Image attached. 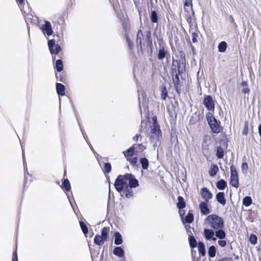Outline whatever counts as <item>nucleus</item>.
<instances>
[{"label": "nucleus", "instance_id": "obj_1", "mask_svg": "<svg viewBox=\"0 0 261 261\" xmlns=\"http://www.w3.org/2000/svg\"><path fill=\"white\" fill-rule=\"evenodd\" d=\"M204 224L211 228L216 230L219 228H223L224 221L220 217L216 214L208 216L204 220Z\"/></svg>", "mask_w": 261, "mask_h": 261}, {"label": "nucleus", "instance_id": "obj_2", "mask_svg": "<svg viewBox=\"0 0 261 261\" xmlns=\"http://www.w3.org/2000/svg\"><path fill=\"white\" fill-rule=\"evenodd\" d=\"M206 117L208 123L212 129V132L215 134H218L221 130L220 122H218L211 113H207Z\"/></svg>", "mask_w": 261, "mask_h": 261}, {"label": "nucleus", "instance_id": "obj_3", "mask_svg": "<svg viewBox=\"0 0 261 261\" xmlns=\"http://www.w3.org/2000/svg\"><path fill=\"white\" fill-rule=\"evenodd\" d=\"M109 228L105 227L102 229L101 235L95 236L94 242L96 244L101 246L108 240Z\"/></svg>", "mask_w": 261, "mask_h": 261}, {"label": "nucleus", "instance_id": "obj_4", "mask_svg": "<svg viewBox=\"0 0 261 261\" xmlns=\"http://www.w3.org/2000/svg\"><path fill=\"white\" fill-rule=\"evenodd\" d=\"M126 186H127V183L124 178V176H118L114 184L116 190L118 192H120L125 188Z\"/></svg>", "mask_w": 261, "mask_h": 261}, {"label": "nucleus", "instance_id": "obj_5", "mask_svg": "<svg viewBox=\"0 0 261 261\" xmlns=\"http://www.w3.org/2000/svg\"><path fill=\"white\" fill-rule=\"evenodd\" d=\"M126 181H128L129 187L130 188H135L139 186V182L137 179L131 174H126L124 176Z\"/></svg>", "mask_w": 261, "mask_h": 261}, {"label": "nucleus", "instance_id": "obj_6", "mask_svg": "<svg viewBox=\"0 0 261 261\" xmlns=\"http://www.w3.org/2000/svg\"><path fill=\"white\" fill-rule=\"evenodd\" d=\"M152 124L150 125V133L155 137H158L160 129V126L157 123V119L155 117L152 118Z\"/></svg>", "mask_w": 261, "mask_h": 261}, {"label": "nucleus", "instance_id": "obj_7", "mask_svg": "<svg viewBox=\"0 0 261 261\" xmlns=\"http://www.w3.org/2000/svg\"><path fill=\"white\" fill-rule=\"evenodd\" d=\"M40 29L44 34H46L48 36H50L53 33L51 23L48 21H45L44 24L41 26Z\"/></svg>", "mask_w": 261, "mask_h": 261}, {"label": "nucleus", "instance_id": "obj_8", "mask_svg": "<svg viewBox=\"0 0 261 261\" xmlns=\"http://www.w3.org/2000/svg\"><path fill=\"white\" fill-rule=\"evenodd\" d=\"M48 47L51 54H58L61 48L59 44H56L54 40H50L48 42Z\"/></svg>", "mask_w": 261, "mask_h": 261}, {"label": "nucleus", "instance_id": "obj_9", "mask_svg": "<svg viewBox=\"0 0 261 261\" xmlns=\"http://www.w3.org/2000/svg\"><path fill=\"white\" fill-rule=\"evenodd\" d=\"M203 103L206 109L209 111L212 110L214 109V102L212 99V97L210 95L204 96Z\"/></svg>", "mask_w": 261, "mask_h": 261}, {"label": "nucleus", "instance_id": "obj_10", "mask_svg": "<svg viewBox=\"0 0 261 261\" xmlns=\"http://www.w3.org/2000/svg\"><path fill=\"white\" fill-rule=\"evenodd\" d=\"M200 194L202 198L205 201V202H208L213 197L212 193L207 188H203L201 190Z\"/></svg>", "mask_w": 261, "mask_h": 261}, {"label": "nucleus", "instance_id": "obj_11", "mask_svg": "<svg viewBox=\"0 0 261 261\" xmlns=\"http://www.w3.org/2000/svg\"><path fill=\"white\" fill-rule=\"evenodd\" d=\"M175 72V73L174 72H173L172 79H173V83L174 85V87H175L176 91L178 93H179V92H180L179 91L180 90V83H179L180 81H179L178 73H177L176 72Z\"/></svg>", "mask_w": 261, "mask_h": 261}, {"label": "nucleus", "instance_id": "obj_12", "mask_svg": "<svg viewBox=\"0 0 261 261\" xmlns=\"http://www.w3.org/2000/svg\"><path fill=\"white\" fill-rule=\"evenodd\" d=\"M200 212L203 215H207L210 213V210L208 208L207 202L202 201L199 204Z\"/></svg>", "mask_w": 261, "mask_h": 261}, {"label": "nucleus", "instance_id": "obj_13", "mask_svg": "<svg viewBox=\"0 0 261 261\" xmlns=\"http://www.w3.org/2000/svg\"><path fill=\"white\" fill-rule=\"evenodd\" d=\"M203 234L207 240H210L211 238H213L215 236V232L212 229L205 228L203 231Z\"/></svg>", "mask_w": 261, "mask_h": 261}, {"label": "nucleus", "instance_id": "obj_14", "mask_svg": "<svg viewBox=\"0 0 261 261\" xmlns=\"http://www.w3.org/2000/svg\"><path fill=\"white\" fill-rule=\"evenodd\" d=\"M143 33L141 30H139L137 34L136 42L137 45L139 47L141 50H142V40H143Z\"/></svg>", "mask_w": 261, "mask_h": 261}, {"label": "nucleus", "instance_id": "obj_15", "mask_svg": "<svg viewBox=\"0 0 261 261\" xmlns=\"http://www.w3.org/2000/svg\"><path fill=\"white\" fill-rule=\"evenodd\" d=\"M135 148L134 146L129 148L126 151H123V153L126 159H129V158L132 157L135 152Z\"/></svg>", "mask_w": 261, "mask_h": 261}, {"label": "nucleus", "instance_id": "obj_16", "mask_svg": "<svg viewBox=\"0 0 261 261\" xmlns=\"http://www.w3.org/2000/svg\"><path fill=\"white\" fill-rule=\"evenodd\" d=\"M56 89L57 93L61 96L65 95V86L60 83H57L56 85Z\"/></svg>", "mask_w": 261, "mask_h": 261}, {"label": "nucleus", "instance_id": "obj_17", "mask_svg": "<svg viewBox=\"0 0 261 261\" xmlns=\"http://www.w3.org/2000/svg\"><path fill=\"white\" fill-rule=\"evenodd\" d=\"M113 253L114 255L118 256L119 257H122L124 256V250L120 247H116L113 250Z\"/></svg>", "mask_w": 261, "mask_h": 261}, {"label": "nucleus", "instance_id": "obj_18", "mask_svg": "<svg viewBox=\"0 0 261 261\" xmlns=\"http://www.w3.org/2000/svg\"><path fill=\"white\" fill-rule=\"evenodd\" d=\"M216 199L222 205H224L226 203L224 194L223 192H219L216 195Z\"/></svg>", "mask_w": 261, "mask_h": 261}, {"label": "nucleus", "instance_id": "obj_19", "mask_svg": "<svg viewBox=\"0 0 261 261\" xmlns=\"http://www.w3.org/2000/svg\"><path fill=\"white\" fill-rule=\"evenodd\" d=\"M115 237V244L117 245H120L122 243V239L121 235L118 232H116L114 234Z\"/></svg>", "mask_w": 261, "mask_h": 261}, {"label": "nucleus", "instance_id": "obj_20", "mask_svg": "<svg viewBox=\"0 0 261 261\" xmlns=\"http://www.w3.org/2000/svg\"><path fill=\"white\" fill-rule=\"evenodd\" d=\"M217 231L216 232V236L220 239H223L225 238L226 233L224 230H222V228H219L218 229H216Z\"/></svg>", "mask_w": 261, "mask_h": 261}, {"label": "nucleus", "instance_id": "obj_21", "mask_svg": "<svg viewBox=\"0 0 261 261\" xmlns=\"http://www.w3.org/2000/svg\"><path fill=\"white\" fill-rule=\"evenodd\" d=\"M219 170L218 167L216 165H213L211 167L209 174L211 176H214L216 175L217 172Z\"/></svg>", "mask_w": 261, "mask_h": 261}, {"label": "nucleus", "instance_id": "obj_22", "mask_svg": "<svg viewBox=\"0 0 261 261\" xmlns=\"http://www.w3.org/2000/svg\"><path fill=\"white\" fill-rule=\"evenodd\" d=\"M226 181L223 179L220 180L217 183V187L220 190H224L226 188Z\"/></svg>", "mask_w": 261, "mask_h": 261}, {"label": "nucleus", "instance_id": "obj_23", "mask_svg": "<svg viewBox=\"0 0 261 261\" xmlns=\"http://www.w3.org/2000/svg\"><path fill=\"white\" fill-rule=\"evenodd\" d=\"M230 184L233 187L238 188L239 186L238 176H230Z\"/></svg>", "mask_w": 261, "mask_h": 261}, {"label": "nucleus", "instance_id": "obj_24", "mask_svg": "<svg viewBox=\"0 0 261 261\" xmlns=\"http://www.w3.org/2000/svg\"><path fill=\"white\" fill-rule=\"evenodd\" d=\"M124 193L126 197L127 198H130L133 196V191L132 190V188L130 187H128V186L127 185L126 186L125 188H124Z\"/></svg>", "mask_w": 261, "mask_h": 261}, {"label": "nucleus", "instance_id": "obj_25", "mask_svg": "<svg viewBox=\"0 0 261 261\" xmlns=\"http://www.w3.org/2000/svg\"><path fill=\"white\" fill-rule=\"evenodd\" d=\"M185 205H186V203L184 200V198L181 196L178 197V202L177 204V207L179 209H182L185 207Z\"/></svg>", "mask_w": 261, "mask_h": 261}, {"label": "nucleus", "instance_id": "obj_26", "mask_svg": "<svg viewBox=\"0 0 261 261\" xmlns=\"http://www.w3.org/2000/svg\"><path fill=\"white\" fill-rule=\"evenodd\" d=\"M227 47V43L224 41H222L219 44L218 50L221 53L224 52Z\"/></svg>", "mask_w": 261, "mask_h": 261}, {"label": "nucleus", "instance_id": "obj_27", "mask_svg": "<svg viewBox=\"0 0 261 261\" xmlns=\"http://www.w3.org/2000/svg\"><path fill=\"white\" fill-rule=\"evenodd\" d=\"M198 248L199 253L204 256L205 254L204 244L202 242H199Z\"/></svg>", "mask_w": 261, "mask_h": 261}, {"label": "nucleus", "instance_id": "obj_28", "mask_svg": "<svg viewBox=\"0 0 261 261\" xmlns=\"http://www.w3.org/2000/svg\"><path fill=\"white\" fill-rule=\"evenodd\" d=\"M160 90L161 91V97L162 99L165 100L168 95L167 89L165 86H162L161 87Z\"/></svg>", "mask_w": 261, "mask_h": 261}, {"label": "nucleus", "instance_id": "obj_29", "mask_svg": "<svg viewBox=\"0 0 261 261\" xmlns=\"http://www.w3.org/2000/svg\"><path fill=\"white\" fill-rule=\"evenodd\" d=\"M56 67L57 70L58 72H60L63 70V62L61 60L59 59L56 61Z\"/></svg>", "mask_w": 261, "mask_h": 261}, {"label": "nucleus", "instance_id": "obj_30", "mask_svg": "<svg viewBox=\"0 0 261 261\" xmlns=\"http://www.w3.org/2000/svg\"><path fill=\"white\" fill-rule=\"evenodd\" d=\"M166 54H167V52L165 50L164 48L162 47L159 51L158 56V59L159 60H162L166 57Z\"/></svg>", "mask_w": 261, "mask_h": 261}, {"label": "nucleus", "instance_id": "obj_31", "mask_svg": "<svg viewBox=\"0 0 261 261\" xmlns=\"http://www.w3.org/2000/svg\"><path fill=\"white\" fill-rule=\"evenodd\" d=\"M194 220V216L192 213H189L188 215L186 216L184 220H183V222L185 223V221L188 223H192Z\"/></svg>", "mask_w": 261, "mask_h": 261}, {"label": "nucleus", "instance_id": "obj_32", "mask_svg": "<svg viewBox=\"0 0 261 261\" xmlns=\"http://www.w3.org/2000/svg\"><path fill=\"white\" fill-rule=\"evenodd\" d=\"M63 186L66 191L69 192L70 191V189H71L70 184L69 183V180L67 179H64L63 183Z\"/></svg>", "mask_w": 261, "mask_h": 261}, {"label": "nucleus", "instance_id": "obj_33", "mask_svg": "<svg viewBox=\"0 0 261 261\" xmlns=\"http://www.w3.org/2000/svg\"><path fill=\"white\" fill-rule=\"evenodd\" d=\"M140 163L144 169H146L148 167V161L146 158H141L140 159Z\"/></svg>", "mask_w": 261, "mask_h": 261}, {"label": "nucleus", "instance_id": "obj_34", "mask_svg": "<svg viewBox=\"0 0 261 261\" xmlns=\"http://www.w3.org/2000/svg\"><path fill=\"white\" fill-rule=\"evenodd\" d=\"M216 155L218 159H222L223 158L224 151L222 147H217Z\"/></svg>", "mask_w": 261, "mask_h": 261}, {"label": "nucleus", "instance_id": "obj_35", "mask_svg": "<svg viewBox=\"0 0 261 261\" xmlns=\"http://www.w3.org/2000/svg\"><path fill=\"white\" fill-rule=\"evenodd\" d=\"M208 255L211 257H214L216 255V248L214 246H211L208 251Z\"/></svg>", "mask_w": 261, "mask_h": 261}, {"label": "nucleus", "instance_id": "obj_36", "mask_svg": "<svg viewBox=\"0 0 261 261\" xmlns=\"http://www.w3.org/2000/svg\"><path fill=\"white\" fill-rule=\"evenodd\" d=\"M252 203V199L250 197L246 196L243 200V204L246 206H249Z\"/></svg>", "mask_w": 261, "mask_h": 261}, {"label": "nucleus", "instance_id": "obj_37", "mask_svg": "<svg viewBox=\"0 0 261 261\" xmlns=\"http://www.w3.org/2000/svg\"><path fill=\"white\" fill-rule=\"evenodd\" d=\"M189 243L192 248H195L197 246V241L193 236L189 237Z\"/></svg>", "mask_w": 261, "mask_h": 261}, {"label": "nucleus", "instance_id": "obj_38", "mask_svg": "<svg viewBox=\"0 0 261 261\" xmlns=\"http://www.w3.org/2000/svg\"><path fill=\"white\" fill-rule=\"evenodd\" d=\"M151 21L153 23L157 22L158 21V16L155 11H153L151 12L150 16Z\"/></svg>", "mask_w": 261, "mask_h": 261}, {"label": "nucleus", "instance_id": "obj_39", "mask_svg": "<svg viewBox=\"0 0 261 261\" xmlns=\"http://www.w3.org/2000/svg\"><path fill=\"white\" fill-rule=\"evenodd\" d=\"M80 227H81L83 233H84L85 235H86L88 232V229L87 226L82 221H81L80 222Z\"/></svg>", "mask_w": 261, "mask_h": 261}, {"label": "nucleus", "instance_id": "obj_40", "mask_svg": "<svg viewBox=\"0 0 261 261\" xmlns=\"http://www.w3.org/2000/svg\"><path fill=\"white\" fill-rule=\"evenodd\" d=\"M192 1L193 0H185L184 2V8L185 10H187V7H190L192 9Z\"/></svg>", "mask_w": 261, "mask_h": 261}, {"label": "nucleus", "instance_id": "obj_41", "mask_svg": "<svg viewBox=\"0 0 261 261\" xmlns=\"http://www.w3.org/2000/svg\"><path fill=\"white\" fill-rule=\"evenodd\" d=\"M257 237L253 234H251L249 237V241L253 245H255L257 243Z\"/></svg>", "mask_w": 261, "mask_h": 261}, {"label": "nucleus", "instance_id": "obj_42", "mask_svg": "<svg viewBox=\"0 0 261 261\" xmlns=\"http://www.w3.org/2000/svg\"><path fill=\"white\" fill-rule=\"evenodd\" d=\"M231 176H238V173L234 166L230 167Z\"/></svg>", "mask_w": 261, "mask_h": 261}, {"label": "nucleus", "instance_id": "obj_43", "mask_svg": "<svg viewBox=\"0 0 261 261\" xmlns=\"http://www.w3.org/2000/svg\"><path fill=\"white\" fill-rule=\"evenodd\" d=\"M111 170V165L110 163H106L105 164V172L108 173Z\"/></svg>", "mask_w": 261, "mask_h": 261}, {"label": "nucleus", "instance_id": "obj_44", "mask_svg": "<svg viewBox=\"0 0 261 261\" xmlns=\"http://www.w3.org/2000/svg\"><path fill=\"white\" fill-rule=\"evenodd\" d=\"M127 161H128L130 164L133 165H135L136 163H137L138 159L137 157H134V158H129V159H126Z\"/></svg>", "mask_w": 261, "mask_h": 261}, {"label": "nucleus", "instance_id": "obj_45", "mask_svg": "<svg viewBox=\"0 0 261 261\" xmlns=\"http://www.w3.org/2000/svg\"><path fill=\"white\" fill-rule=\"evenodd\" d=\"M248 133V122H245L244 124V127L242 132V134L244 135H247Z\"/></svg>", "mask_w": 261, "mask_h": 261}, {"label": "nucleus", "instance_id": "obj_46", "mask_svg": "<svg viewBox=\"0 0 261 261\" xmlns=\"http://www.w3.org/2000/svg\"><path fill=\"white\" fill-rule=\"evenodd\" d=\"M195 117L192 116L191 117V119L190 120V123L192 124H195L199 120V118L197 116H196V114H195Z\"/></svg>", "mask_w": 261, "mask_h": 261}, {"label": "nucleus", "instance_id": "obj_47", "mask_svg": "<svg viewBox=\"0 0 261 261\" xmlns=\"http://www.w3.org/2000/svg\"><path fill=\"white\" fill-rule=\"evenodd\" d=\"M198 37L197 34L195 33H193L192 34V41L194 43L197 42V38Z\"/></svg>", "mask_w": 261, "mask_h": 261}, {"label": "nucleus", "instance_id": "obj_48", "mask_svg": "<svg viewBox=\"0 0 261 261\" xmlns=\"http://www.w3.org/2000/svg\"><path fill=\"white\" fill-rule=\"evenodd\" d=\"M219 245L221 247H225L226 245V242L224 240H220L218 241Z\"/></svg>", "mask_w": 261, "mask_h": 261}, {"label": "nucleus", "instance_id": "obj_49", "mask_svg": "<svg viewBox=\"0 0 261 261\" xmlns=\"http://www.w3.org/2000/svg\"><path fill=\"white\" fill-rule=\"evenodd\" d=\"M12 261H18L17 255L16 251L14 252L13 254V258Z\"/></svg>", "mask_w": 261, "mask_h": 261}, {"label": "nucleus", "instance_id": "obj_50", "mask_svg": "<svg viewBox=\"0 0 261 261\" xmlns=\"http://www.w3.org/2000/svg\"><path fill=\"white\" fill-rule=\"evenodd\" d=\"M126 39H127V42L128 43L129 48L130 49L132 48L133 47V44L132 42L130 41V39L128 38V37H126Z\"/></svg>", "mask_w": 261, "mask_h": 261}, {"label": "nucleus", "instance_id": "obj_51", "mask_svg": "<svg viewBox=\"0 0 261 261\" xmlns=\"http://www.w3.org/2000/svg\"><path fill=\"white\" fill-rule=\"evenodd\" d=\"M242 92L244 94H249V92H250V90L247 87H245L243 90H242Z\"/></svg>", "mask_w": 261, "mask_h": 261}, {"label": "nucleus", "instance_id": "obj_52", "mask_svg": "<svg viewBox=\"0 0 261 261\" xmlns=\"http://www.w3.org/2000/svg\"><path fill=\"white\" fill-rule=\"evenodd\" d=\"M242 168L244 170H247L248 168V165L246 163H243L242 165Z\"/></svg>", "mask_w": 261, "mask_h": 261}, {"label": "nucleus", "instance_id": "obj_53", "mask_svg": "<svg viewBox=\"0 0 261 261\" xmlns=\"http://www.w3.org/2000/svg\"><path fill=\"white\" fill-rule=\"evenodd\" d=\"M218 261H233L232 258H224L222 259L219 260Z\"/></svg>", "mask_w": 261, "mask_h": 261}, {"label": "nucleus", "instance_id": "obj_54", "mask_svg": "<svg viewBox=\"0 0 261 261\" xmlns=\"http://www.w3.org/2000/svg\"><path fill=\"white\" fill-rule=\"evenodd\" d=\"M241 86L243 87H247L248 86V83L246 81H243L241 84Z\"/></svg>", "mask_w": 261, "mask_h": 261}, {"label": "nucleus", "instance_id": "obj_55", "mask_svg": "<svg viewBox=\"0 0 261 261\" xmlns=\"http://www.w3.org/2000/svg\"><path fill=\"white\" fill-rule=\"evenodd\" d=\"M179 214L181 217H182L183 215L185 214V211L184 210H180L179 211Z\"/></svg>", "mask_w": 261, "mask_h": 261}, {"label": "nucleus", "instance_id": "obj_56", "mask_svg": "<svg viewBox=\"0 0 261 261\" xmlns=\"http://www.w3.org/2000/svg\"><path fill=\"white\" fill-rule=\"evenodd\" d=\"M134 3L136 6L137 7L140 3V0H134Z\"/></svg>", "mask_w": 261, "mask_h": 261}, {"label": "nucleus", "instance_id": "obj_57", "mask_svg": "<svg viewBox=\"0 0 261 261\" xmlns=\"http://www.w3.org/2000/svg\"><path fill=\"white\" fill-rule=\"evenodd\" d=\"M16 1L19 5H21L24 3V0H16Z\"/></svg>", "mask_w": 261, "mask_h": 261}, {"label": "nucleus", "instance_id": "obj_58", "mask_svg": "<svg viewBox=\"0 0 261 261\" xmlns=\"http://www.w3.org/2000/svg\"><path fill=\"white\" fill-rule=\"evenodd\" d=\"M258 133L261 137V124L258 126Z\"/></svg>", "mask_w": 261, "mask_h": 261}, {"label": "nucleus", "instance_id": "obj_59", "mask_svg": "<svg viewBox=\"0 0 261 261\" xmlns=\"http://www.w3.org/2000/svg\"><path fill=\"white\" fill-rule=\"evenodd\" d=\"M211 240L214 241H216V238L214 236L213 238H211Z\"/></svg>", "mask_w": 261, "mask_h": 261}, {"label": "nucleus", "instance_id": "obj_60", "mask_svg": "<svg viewBox=\"0 0 261 261\" xmlns=\"http://www.w3.org/2000/svg\"><path fill=\"white\" fill-rule=\"evenodd\" d=\"M22 155H23V160H24V156L23 154Z\"/></svg>", "mask_w": 261, "mask_h": 261}, {"label": "nucleus", "instance_id": "obj_61", "mask_svg": "<svg viewBox=\"0 0 261 261\" xmlns=\"http://www.w3.org/2000/svg\"><path fill=\"white\" fill-rule=\"evenodd\" d=\"M140 95H139V99L140 100Z\"/></svg>", "mask_w": 261, "mask_h": 261}, {"label": "nucleus", "instance_id": "obj_62", "mask_svg": "<svg viewBox=\"0 0 261 261\" xmlns=\"http://www.w3.org/2000/svg\"><path fill=\"white\" fill-rule=\"evenodd\" d=\"M124 261H125V260H124Z\"/></svg>", "mask_w": 261, "mask_h": 261}]
</instances>
